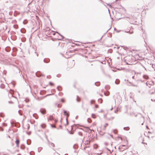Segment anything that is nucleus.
Returning <instances> with one entry per match:
<instances>
[{"label":"nucleus","instance_id":"f257e3e1","mask_svg":"<svg viewBox=\"0 0 155 155\" xmlns=\"http://www.w3.org/2000/svg\"><path fill=\"white\" fill-rule=\"evenodd\" d=\"M64 112V115H66V120L67 122V124H68V118L69 116V114H68L69 112H67V111L64 110H63Z\"/></svg>","mask_w":155,"mask_h":155},{"label":"nucleus","instance_id":"f03ea898","mask_svg":"<svg viewBox=\"0 0 155 155\" xmlns=\"http://www.w3.org/2000/svg\"><path fill=\"white\" fill-rule=\"evenodd\" d=\"M155 92V88H152L149 91V93L150 94H153Z\"/></svg>","mask_w":155,"mask_h":155},{"label":"nucleus","instance_id":"7ed1b4c3","mask_svg":"<svg viewBox=\"0 0 155 155\" xmlns=\"http://www.w3.org/2000/svg\"><path fill=\"white\" fill-rule=\"evenodd\" d=\"M40 112L42 114H44L45 113L46 110L45 109H41L40 110Z\"/></svg>","mask_w":155,"mask_h":155},{"label":"nucleus","instance_id":"20e7f679","mask_svg":"<svg viewBox=\"0 0 155 155\" xmlns=\"http://www.w3.org/2000/svg\"><path fill=\"white\" fill-rule=\"evenodd\" d=\"M43 61L45 63H48L50 61V59H45L43 60Z\"/></svg>","mask_w":155,"mask_h":155},{"label":"nucleus","instance_id":"39448f33","mask_svg":"<svg viewBox=\"0 0 155 155\" xmlns=\"http://www.w3.org/2000/svg\"><path fill=\"white\" fill-rule=\"evenodd\" d=\"M15 143L16 144V146L18 147V145L19 143V140H17L15 141Z\"/></svg>","mask_w":155,"mask_h":155},{"label":"nucleus","instance_id":"423d86ee","mask_svg":"<svg viewBox=\"0 0 155 155\" xmlns=\"http://www.w3.org/2000/svg\"><path fill=\"white\" fill-rule=\"evenodd\" d=\"M143 78L144 79L147 80L149 78V77L147 75H144L143 76Z\"/></svg>","mask_w":155,"mask_h":155},{"label":"nucleus","instance_id":"0eeeda50","mask_svg":"<svg viewBox=\"0 0 155 155\" xmlns=\"http://www.w3.org/2000/svg\"><path fill=\"white\" fill-rule=\"evenodd\" d=\"M53 119V117L52 116H50L49 118H48V120H51Z\"/></svg>","mask_w":155,"mask_h":155},{"label":"nucleus","instance_id":"6e6552de","mask_svg":"<svg viewBox=\"0 0 155 155\" xmlns=\"http://www.w3.org/2000/svg\"><path fill=\"white\" fill-rule=\"evenodd\" d=\"M13 93V91H11L10 92V93L8 94V96L9 97H10V96L12 97L13 96H12Z\"/></svg>","mask_w":155,"mask_h":155},{"label":"nucleus","instance_id":"1a4fd4ad","mask_svg":"<svg viewBox=\"0 0 155 155\" xmlns=\"http://www.w3.org/2000/svg\"><path fill=\"white\" fill-rule=\"evenodd\" d=\"M108 136H107V139H110V137H111V138H113V135H111V134H108Z\"/></svg>","mask_w":155,"mask_h":155},{"label":"nucleus","instance_id":"9d476101","mask_svg":"<svg viewBox=\"0 0 155 155\" xmlns=\"http://www.w3.org/2000/svg\"><path fill=\"white\" fill-rule=\"evenodd\" d=\"M108 125V124L107 123H106L105 125L103 127V129L104 130H105L106 128V127Z\"/></svg>","mask_w":155,"mask_h":155},{"label":"nucleus","instance_id":"9b49d317","mask_svg":"<svg viewBox=\"0 0 155 155\" xmlns=\"http://www.w3.org/2000/svg\"><path fill=\"white\" fill-rule=\"evenodd\" d=\"M41 127L43 128H45L46 127V125L44 124H42L41 125Z\"/></svg>","mask_w":155,"mask_h":155},{"label":"nucleus","instance_id":"f8f14e48","mask_svg":"<svg viewBox=\"0 0 155 155\" xmlns=\"http://www.w3.org/2000/svg\"><path fill=\"white\" fill-rule=\"evenodd\" d=\"M90 141L89 140H87L86 142H85V145H89L90 144Z\"/></svg>","mask_w":155,"mask_h":155},{"label":"nucleus","instance_id":"ddd939ff","mask_svg":"<svg viewBox=\"0 0 155 155\" xmlns=\"http://www.w3.org/2000/svg\"><path fill=\"white\" fill-rule=\"evenodd\" d=\"M77 99H76V101L77 102H79L80 101V97H79L78 96H77Z\"/></svg>","mask_w":155,"mask_h":155},{"label":"nucleus","instance_id":"4468645a","mask_svg":"<svg viewBox=\"0 0 155 155\" xmlns=\"http://www.w3.org/2000/svg\"><path fill=\"white\" fill-rule=\"evenodd\" d=\"M125 130H129L130 128L128 127H124L123 128Z\"/></svg>","mask_w":155,"mask_h":155},{"label":"nucleus","instance_id":"2eb2a0df","mask_svg":"<svg viewBox=\"0 0 155 155\" xmlns=\"http://www.w3.org/2000/svg\"><path fill=\"white\" fill-rule=\"evenodd\" d=\"M120 81L119 80L116 79V81H115V83L116 84H118L119 83Z\"/></svg>","mask_w":155,"mask_h":155},{"label":"nucleus","instance_id":"dca6fc26","mask_svg":"<svg viewBox=\"0 0 155 155\" xmlns=\"http://www.w3.org/2000/svg\"><path fill=\"white\" fill-rule=\"evenodd\" d=\"M146 84L147 86H148L149 87H150V84L149 82H148V81L146 83Z\"/></svg>","mask_w":155,"mask_h":155},{"label":"nucleus","instance_id":"f3484780","mask_svg":"<svg viewBox=\"0 0 155 155\" xmlns=\"http://www.w3.org/2000/svg\"><path fill=\"white\" fill-rule=\"evenodd\" d=\"M114 118V117H111L109 118H108V119L109 120H113Z\"/></svg>","mask_w":155,"mask_h":155},{"label":"nucleus","instance_id":"a211bd4d","mask_svg":"<svg viewBox=\"0 0 155 155\" xmlns=\"http://www.w3.org/2000/svg\"><path fill=\"white\" fill-rule=\"evenodd\" d=\"M90 130V129H89L88 127H86V130H83L84 131H85L86 132H88Z\"/></svg>","mask_w":155,"mask_h":155},{"label":"nucleus","instance_id":"6ab92c4d","mask_svg":"<svg viewBox=\"0 0 155 155\" xmlns=\"http://www.w3.org/2000/svg\"><path fill=\"white\" fill-rule=\"evenodd\" d=\"M98 101L101 104L102 103L103 101L102 99L101 98L99 99L98 100Z\"/></svg>","mask_w":155,"mask_h":155},{"label":"nucleus","instance_id":"aec40b11","mask_svg":"<svg viewBox=\"0 0 155 155\" xmlns=\"http://www.w3.org/2000/svg\"><path fill=\"white\" fill-rule=\"evenodd\" d=\"M95 84L97 86H99L100 85V83L99 82H96L95 83Z\"/></svg>","mask_w":155,"mask_h":155},{"label":"nucleus","instance_id":"412c9836","mask_svg":"<svg viewBox=\"0 0 155 155\" xmlns=\"http://www.w3.org/2000/svg\"><path fill=\"white\" fill-rule=\"evenodd\" d=\"M125 32L127 33H130V34H132L133 33V31H132L131 32H130V31H125Z\"/></svg>","mask_w":155,"mask_h":155},{"label":"nucleus","instance_id":"4be33fe9","mask_svg":"<svg viewBox=\"0 0 155 155\" xmlns=\"http://www.w3.org/2000/svg\"><path fill=\"white\" fill-rule=\"evenodd\" d=\"M94 149H97V148L98 147L97 145L95 144L94 145Z\"/></svg>","mask_w":155,"mask_h":155},{"label":"nucleus","instance_id":"5701e85b","mask_svg":"<svg viewBox=\"0 0 155 155\" xmlns=\"http://www.w3.org/2000/svg\"><path fill=\"white\" fill-rule=\"evenodd\" d=\"M27 23V21L26 20H24L23 22V23L24 24H26Z\"/></svg>","mask_w":155,"mask_h":155},{"label":"nucleus","instance_id":"b1692460","mask_svg":"<svg viewBox=\"0 0 155 155\" xmlns=\"http://www.w3.org/2000/svg\"><path fill=\"white\" fill-rule=\"evenodd\" d=\"M60 87L61 88V87L60 86H58L57 87V89L59 91H60L61 90V88H59Z\"/></svg>","mask_w":155,"mask_h":155},{"label":"nucleus","instance_id":"393cba45","mask_svg":"<svg viewBox=\"0 0 155 155\" xmlns=\"http://www.w3.org/2000/svg\"><path fill=\"white\" fill-rule=\"evenodd\" d=\"M78 134L80 135V136H82V135H83V134L81 132H78Z\"/></svg>","mask_w":155,"mask_h":155},{"label":"nucleus","instance_id":"a878e982","mask_svg":"<svg viewBox=\"0 0 155 155\" xmlns=\"http://www.w3.org/2000/svg\"><path fill=\"white\" fill-rule=\"evenodd\" d=\"M2 125L4 126H6L7 125V124H6L5 123H3V124H2Z\"/></svg>","mask_w":155,"mask_h":155},{"label":"nucleus","instance_id":"bb28decb","mask_svg":"<svg viewBox=\"0 0 155 155\" xmlns=\"http://www.w3.org/2000/svg\"><path fill=\"white\" fill-rule=\"evenodd\" d=\"M4 130L3 128L1 127H0V131H3Z\"/></svg>","mask_w":155,"mask_h":155},{"label":"nucleus","instance_id":"cd10ccee","mask_svg":"<svg viewBox=\"0 0 155 155\" xmlns=\"http://www.w3.org/2000/svg\"><path fill=\"white\" fill-rule=\"evenodd\" d=\"M20 111H21V110H19L18 111V113L20 115H22V114L21 113V112H20Z\"/></svg>","mask_w":155,"mask_h":155},{"label":"nucleus","instance_id":"c85d7f7f","mask_svg":"<svg viewBox=\"0 0 155 155\" xmlns=\"http://www.w3.org/2000/svg\"><path fill=\"white\" fill-rule=\"evenodd\" d=\"M107 5L110 8H112V7L111 6V5H110V4H107Z\"/></svg>","mask_w":155,"mask_h":155},{"label":"nucleus","instance_id":"c756f323","mask_svg":"<svg viewBox=\"0 0 155 155\" xmlns=\"http://www.w3.org/2000/svg\"><path fill=\"white\" fill-rule=\"evenodd\" d=\"M61 74H58L57 75V77H61Z\"/></svg>","mask_w":155,"mask_h":155},{"label":"nucleus","instance_id":"7c9ffc66","mask_svg":"<svg viewBox=\"0 0 155 155\" xmlns=\"http://www.w3.org/2000/svg\"><path fill=\"white\" fill-rule=\"evenodd\" d=\"M25 101L26 102H28L29 101V99H25Z\"/></svg>","mask_w":155,"mask_h":155},{"label":"nucleus","instance_id":"2f4dec72","mask_svg":"<svg viewBox=\"0 0 155 155\" xmlns=\"http://www.w3.org/2000/svg\"><path fill=\"white\" fill-rule=\"evenodd\" d=\"M51 145L53 147H54V144L53 143H51Z\"/></svg>","mask_w":155,"mask_h":155},{"label":"nucleus","instance_id":"473e14b6","mask_svg":"<svg viewBox=\"0 0 155 155\" xmlns=\"http://www.w3.org/2000/svg\"><path fill=\"white\" fill-rule=\"evenodd\" d=\"M49 84L51 85H53V84L51 82H49Z\"/></svg>","mask_w":155,"mask_h":155},{"label":"nucleus","instance_id":"72a5a7b5","mask_svg":"<svg viewBox=\"0 0 155 155\" xmlns=\"http://www.w3.org/2000/svg\"><path fill=\"white\" fill-rule=\"evenodd\" d=\"M98 107V105L97 104H96V105H95V107L96 108H97Z\"/></svg>","mask_w":155,"mask_h":155},{"label":"nucleus","instance_id":"f704fd0d","mask_svg":"<svg viewBox=\"0 0 155 155\" xmlns=\"http://www.w3.org/2000/svg\"><path fill=\"white\" fill-rule=\"evenodd\" d=\"M51 127H54V128H55L56 127L55 126L53 125H51Z\"/></svg>","mask_w":155,"mask_h":155},{"label":"nucleus","instance_id":"c9c22d12","mask_svg":"<svg viewBox=\"0 0 155 155\" xmlns=\"http://www.w3.org/2000/svg\"><path fill=\"white\" fill-rule=\"evenodd\" d=\"M0 116L2 117H3L4 116V115H3V114H0Z\"/></svg>","mask_w":155,"mask_h":155},{"label":"nucleus","instance_id":"e433bc0d","mask_svg":"<svg viewBox=\"0 0 155 155\" xmlns=\"http://www.w3.org/2000/svg\"><path fill=\"white\" fill-rule=\"evenodd\" d=\"M61 101L62 102H64V99H61Z\"/></svg>","mask_w":155,"mask_h":155},{"label":"nucleus","instance_id":"4c0bfd02","mask_svg":"<svg viewBox=\"0 0 155 155\" xmlns=\"http://www.w3.org/2000/svg\"><path fill=\"white\" fill-rule=\"evenodd\" d=\"M93 101H94L93 100L91 101L90 102V103L91 104H93V103H92Z\"/></svg>","mask_w":155,"mask_h":155},{"label":"nucleus","instance_id":"58836bf2","mask_svg":"<svg viewBox=\"0 0 155 155\" xmlns=\"http://www.w3.org/2000/svg\"><path fill=\"white\" fill-rule=\"evenodd\" d=\"M91 115H92V117L93 118H95V117H93V116H94L95 115L94 114H92Z\"/></svg>","mask_w":155,"mask_h":155},{"label":"nucleus","instance_id":"ea45409f","mask_svg":"<svg viewBox=\"0 0 155 155\" xmlns=\"http://www.w3.org/2000/svg\"><path fill=\"white\" fill-rule=\"evenodd\" d=\"M104 144L105 145L107 146V145H108V143H106H106H104Z\"/></svg>","mask_w":155,"mask_h":155},{"label":"nucleus","instance_id":"a19ab883","mask_svg":"<svg viewBox=\"0 0 155 155\" xmlns=\"http://www.w3.org/2000/svg\"><path fill=\"white\" fill-rule=\"evenodd\" d=\"M27 143L28 144V145H29V144H30V143H28V141H27Z\"/></svg>","mask_w":155,"mask_h":155},{"label":"nucleus","instance_id":"79ce46f5","mask_svg":"<svg viewBox=\"0 0 155 155\" xmlns=\"http://www.w3.org/2000/svg\"><path fill=\"white\" fill-rule=\"evenodd\" d=\"M57 107H60L59 106V104H58Z\"/></svg>","mask_w":155,"mask_h":155},{"label":"nucleus","instance_id":"37998d69","mask_svg":"<svg viewBox=\"0 0 155 155\" xmlns=\"http://www.w3.org/2000/svg\"><path fill=\"white\" fill-rule=\"evenodd\" d=\"M118 111V110H116V111H115L114 112L115 113H116V112Z\"/></svg>","mask_w":155,"mask_h":155},{"label":"nucleus","instance_id":"c03bdc74","mask_svg":"<svg viewBox=\"0 0 155 155\" xmlns=\"http://www.w3.org/2000/svg\"><path fill=\"white\" fill-rule=\"evenodd\" d=\"M78 116H76V117H75L76 119H77L78 118Z\"/></svg>","mask_w":155,"mask_h":155},{"label":"nucleus","instance_id":"a18cd8bd","mask_svg":"<svg viewBox=\"0 0 155 155\" xmlns=\"http://www.w3.org/2000/svg\"><path fill=\"white\" fill-rule=\"evenodd\" d=\"M52 94H48V95H52Z\"/></svg>","mask_w":155,"mask_h":155},{"label":"nucleus","instance_id":"49530a36","mask_svg":"<svg viewBox=\"0 0 155 155\" xmlns=\"http://www.w3.org/2000/svg\"><path fill=\"white\" fill-rule=\"evenodd\" d=\"M9 102L10 103H12V102H10V101H9Z\"/></svg>","mask_w":155,"mask_h":155},{"label":"nucleus","instance_id":"de8ad7c7","mask_svg":"<svg viewBox=\"0 0 155 155\" xmlns=\"http://www.w3.org/2000/svg\"><path fill=\"white\" fill-rule=\"evenodd\" d=\"M134 76H132V78H133V79H134Z\"/></svg>","mask_w":155,"mask_h":155},{"label":"nucleus","instance_id":"09e8293b","mask_svg":"<svg viewBox=\"0 0 155 155\" xmlns=\"http://www.w3.org/2000/svg\"><path fill=\"white\" fill-rule=\"evenodd\" d=\"M139 81H141V82H143V81H142V80H139Z\"/></svg>","mask_w":155,"mask_h":155},{"label":"nucleus","instance_id":"8fccbe9b","mask_svg":"<svg viewBox=\"0 0 155 155\" xmlns=\"http://www.w3.org/2000/svg\"><path fill=\"white\" fill-rule=\"evenodd\" d=\"M61 35V36L62 37V38H63V36H62V35Z\"/></svg>","mask_w":155,"mask_h":155},{"label":"nucleus","instance_id":"3c124183","mask_svg":"<svg viewBox=\"0 0 155 155\" xmlns=\"http://www.w3.org/2000/svg\"><path fill=\"white\" fill-rule=\"evenodd\" d=\"M87 121L89 123H90V121H89V120H87Z\"/></svg>","mask_w":155,"mask_h":155},{"label":"nucleus","instance_id":"603ef678","mask_svg":"<svg viewBox=\"0 0 155 155\" xmlns=\"http://www.w3.org/2000/svg\"><path fill=\"white\" fill-rule=\"evenodd\" d=\"M104 94H105V95H106V96H108V95H109L108 94L107 95H106V94H105V93H104Z\"/></svg>","mask_w":155,"mask_h":155},{"label":"nucleus","instance_id":"864d4df0","mask_svg":"<svg viewBox=\"0 0 155 155\" xmlns=\"http://www.w3.org/2000/svg\"><path fill=\"white\" fill-rule=\"evenodd\" d=\"M112 109H113V108H112V107L111 108V109H110V110H112Z\"/></svg>","mask_w":155,"mask_h":155},{"label":"nucleus","instance_id":"5fc2aeb1","mask_svg":"<svg viewBox=\"0 0 155 155\" xmlns=\"http://www.w3.org/2000/svg\"><path fill=\"white\" fill-rule=\"evenodd\" d=\"M37 54V56H38V54Z\"/></svg>","mask_w":155,"mask_h":155},{"label":"nucleus","instance_id":"6e6d98bb","mask_svg":"<svg viewBox=\"0 0 155 155\" xmlns=\"http://www.w3.org/2000/svg\"><path fill=\"white\" fill-rule=\"evenodd\" d=\"M102 153H98V154H101Z\"/></svg>","mask_w":155,"mask_h":155},{"label":"nucleus","instance_id":"4d7b16f0","mask_svg":"<svg viewBox=\"0 0 155 155\" xmlns=\"http://www.w3.org/2000/svg\"><path fill=\"white\" fill-rule=\"evenodd\" d=\"M113 132H114V134H116V133H115V132H114V130L113 131Z\"/></svg>","mask_w":155,"mask_h":155},{"label":"nucleus","instance_id":"13d9d810","mask_svg":"<svg viewBox=\"0 0 155 155\" xmlns=\"http://www.w3.org/2000/svg\"><path fill=\"white\" fill-rule=\"evenodd\" d=\"M73 147H74V148H74V146H73Z\"/></svg>","mask_w":155,"mask_h":155},{"label":"nucleus","instance_id":"bf43d9fd","mask_svg":"<svg viewBox=\"0 0 155 155\" xmlns=\"http://www.w3.org/2000/svg\"><path fill=\"white\" fill-rule=\"evenodd\" d=\"M108 9L109 12V8H108Z\"/></svg>","mask_w":155,"mask_h":155},{"label":"nucleus","instance_id":"052dcab7","mask_svg":"<svg viewBox=\"0 0 155 155\" xmlns=\"http://www.w3.org/2000/svg\"><path fill=\"white\" fill-rule=\"evenodd\" d=\"M8 137L9 138H10V137L9 136H8Z\"/></svg>","mask_w":155,"mask_h":155},{"label":"nucleus","instance_id":"680f3d73","mask_svg":"<svg viewBox=\"0 0 155 155\" xmlns=\"http://www.w3.org/2000/svg\"><path fill=\"white\" fill-rule=\"evenodd\" d=\"M2 88H4V86H3Z\"/></svg>","mask_w":155,"mask_h":155},{"label":"nucleus","instance_id":"e2e57ef3","mask_svg":"<svg viewBox=\"0 0 155 155\" xmlns=\"http://www.w3.org/2000/svg\"><path fill=\"white\" fill-rule=\"evenodd\" d=\"M21 32H22V33H24V32H22V31H21Z\"/></svg>","mask_w":155,"mask_h":155},{"label":"nucleus","instance_id":"0e129e2a","mask_svg":"<svg viewBox=\"0 0 155 155\" xmlns=\"http://www.w3.org/2000/svg\"><path fill=\"white\" fill-rule=\"evenodd\" d=\"M80 129L83 130V129L82 128H80Z\"/></svg>","mask_w":155,"mask_h":155},{"label":"nucleus","instance_id":"69168bd1","mask_svg":"<svg viewBox=\"0 0 155 155\" xmlns=\"http://www.w3.org/2000/svg\"><path fill=\"white\" fill-rule=\"evenodd\" d=\"M18 107H20L19 105H18Z\"/></svg>","mask_w":155,"mask_h":155},{"label":"nucleus","instance_id":"338daca9","mask_svg":"<svg viewBox=\"0 0 155 155\" xmlns=\"http://www.w3.org/2000/svg\"><path fill=\"white\" fill-rule=\"evenodd\" d=\"M152 101H153V100L152 99H151Z\"/></svg>","mask_w":155,"mask_h":155},{"label":"nucleus","instance_id":"774afa93","mask_svg":"<svg viewBox=\"0 0 155 155\" xmlns=\"http://www.w3.org/2000/svg\"><path fill=\"white\" fill-rule=\"evenodd\" d=\"M104 5L105 6H106V5Z\"/></svg>","mask_w":155,"mask_h":155}]
</instances>
